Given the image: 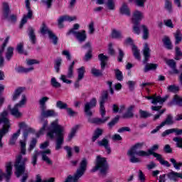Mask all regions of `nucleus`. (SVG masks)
Instances as JSON below:
<instances>
[{"label":"nucleus","mask_w":182,"mask_h":182,"mask_svg":"<svg viewBox=\"0 0 182 182\" xmlns=\"http://www.w3.org/2000/svg\"><path fill=\"white\" fill-rule=\"evenodd\" d=\"M55 134L57 137L55 139V150H60L65 141V127L59 124L58 119L51 123L49 131L47 133V136L50 139H55Z\"/></svg>","instance_id":"f257e3e1"},{"label":"nucleus","mask_w":182,"mask_h":182,"mask_svg":"<svg viewBox=\"0 0 182 182\" xmlns=\"http://www.w3.org/2000/svg\"><path fill=\"white\" fill-rule=\"evenodd\" d=\"M26 163H28V158L23 157L22 154H19L16 157L14 163V168L16 171L14 173L18 178L21 177L23 174L21 182H26V180H28V172H26Z\"/></svg>","instance_id":"f03ea898"},{"label":"nucleus","mask_w":182,"mask_h":182,"mask_svg":"<svg viewBox=\"0 0 182 182\" xmlns=\"http://www.w3.org/2000/svg\"><path fill=\"white\" fill-rule=\"evenodd\" d=\"M87 159L83 157L79 164V167L77 168L73 176L69 175L64 182H79V179L85 175L87 170Z\"/></svg>","instance_id":"7ed1b4c3"},{"label":"nucleus","mask_w":182,"mask_h":182,"mask_svg":"<svg viewBox=\"0 0 182 182\" xmlns=\"http://www.w3.org/2000/svg\"><path fill=\"white\" fill-rule=\"evenodd\" d=\"M0 124L2 125L0 129V149H2L4 144H2V138L5 134H8L9 129H11V122L8 119V111L4 110L0 114Z\"/></svg>","instance_id":"20e7f679"},{"label":"nucleus","mask_w":182,"mask_h":182,"mask_svg":"<svg viewBox=\"0 0 182 182\" xmlns=\"http://www.w3.org/2000/svg\"><path fill=\"white\" fill-rule=\"evenodd\" d=\"M146 143L144 142H138L135 144L132 148L128 151L127 154L130 158L131 163H140V159L136 157L135 156H139V157H146V155H143L141 154V151H138L140 149H143V146H144Z\"/></svg>","instance_id":"39448f33"},{"label":"nucleus","mask_w":182,"mask_h":182,"mask_svg":"<svg viewBox=\"0 0 182 182\" xmlns=\"http://www.w3.org/2000/svg\"><path fill=\"white\" fill-rule=\"evenodd\" d=\"M99 168L102 175L105 176L107 174V170H109L107 161L106 158H102V156L98 155L97 156L95 166L91 170V173H96Z\"/></svg>","instance_id":"423d86ee"},{"label":"nucleus","mask_w":182,"mask_h":182,"mask_svg":"<svg viewBox=\"0 0 182 182\" xmlns=\"http://www.w3.org/2000/svg\"><path fill=\"white\" fill-rule=\"evenodd\" d=\"M26 103V96L25 95H22V100L19 102V103L16 104L15 106L11 109V105H9V109H10L11 114L19 119V117H22V112H19V107H21Z\"/></svg>","instance_id":"0eeeda50"},{"label":"nucleus","mask_w":182,"mask_h":182,"mask_svg":"<svg viewBox=\"0 0 182 182\" xmlns=\"http://www.w3.org/2000/svg\"><path fill=\"white\" fill-rule=\"evenodd\" d=\"M109 99V92L107 90L103 91L100 97V110L102 117H105L106 115V108H105V104Z\"/></svg>","instance_id":"6e6552de"},{"label":"nucleus","mask_w":182,"mask_h":182,"mask_svg":"<svg viewBox=\"0 0 182 182\" xmlns=\"http://www.w3.org/2000/svg\"><path fill=\"white\" fill-rule=\"evenodd\" d=\"M96 105H97V100H96L95 97L92 98L90 102L85 104L84 112L86 116L88 117H92V116H93L92 109L96 107Z\"/></svg>","instance_id":"1a4fd4ad"},{"label":"nucleus","mask_w":182,"mask_h":182,"mask_svg":"<svg viewBox=\"0 0 182 182\" xmlns=\"http://www.w3.org/2000/svg\"><path fill=\"white\" fill-rule=\"evenodd\" d=\"M26 7L28 9V14L23 16L20 24V29H22L23 25L28 22V19H32V16H33V12L31 10V2L29 0H26Z\"/></svg>","instance_id":"9d476101"},{"label":"nucleus","mask_w":182,"mask_h":182,"mask_svg":"<svg viewBox=\"0 0 182 182\" xmlns=\"http://www.w3.org/2000/svg\"><path fill=\"white\" fill-rule=\"evenodd\" d=\"M6 167V173H4V172L0 170V181H2V177H5L6 181L7 182L11 180V176H12V162L7 163Z\"/></svg>","instance_id":"9b49d317"},{"label":"nucleus","mask_w":182,"mask_h":182,"mask_svg":"<svg viewBox=\"0 0 182 182\" xmlns=\"http://www.w3.org/2000/svg\"><path fill=\"white\" fill-rule=\"evenodd\" d=\"M143 55L144 56L143 63L146 65L147 64V62H149V59H150V48H149V44L147 43L144 44Z\"/></svg>","instance_id":"f8f14e48"},{"label":"nucleus","mask_w":182,"mask_h":182,"mask_svg":"<svg viewBox=\"0 0 182 182\" xmlns=\"http://www.w3.org/2000/svg\"><path fill=\"white\" fill-rule=\"evenodd\" d=\"M166 65H168V66H169V68H171V69H172L173 73L175 75H178V73H180V71H178V70H177V63H176V61L173 59L171 60H165Z\"/></svg>","instance_id":"ddd939ff"},{"label":"nucleus","mask_w":182,"mask_h":182,"mask_svg":"<svg viewBox=\"0 0 182 182\" xmlns=\"http://www.w3.org/2000/svg\"><path fill=\"white\" fill-rule=\"evenodd\" d=\"M168 97V95H166L165 97H161V96H156L155 94L154 95V99L151 100V103L152 105H157V103H159V105H163V103H164V102H166Z\"/></svg>","instance_id":"4468645a"},{"label":"nucleus","mask_w":182,"mask_h":182,"mask_svg":"<svg viewBox=\"0 0 182 182\" xmlns=\"http://www.w3.org/2000/svg\"><path fill=\"white\" fill-rule=\"evenodd\" d=\"M97 144L100 147H105L108 154H110V153H112V149H110V146H109V139L104 138L102 139V140L98 141Z\"/></svg>","instance_id":"2eb2a0df"},{"label":"nucleus","mask_w":182,"mask_h":182,"mask_svg":"<svg viewBox=\"0 0 182 182\" xmlns=\"http://www.w3.org/2000/svg\"><path fill=\"white\" fill-rule=\"evenodd\" d=\"M50 153H51L50 149H46V151H41L40 154H41L43 161H45L47 164L52 166L53 164L52 160H50V159L48 158V155H46V154H50Z\"/></svg>","instance_id":"dca6fc26"},{"label":"nucleus","mask_w":182,"mask_h":182,"mask_svg":"<svg viewBox=\"0 0 182 182\" xmlns=\"http://www.w3.org/2000/svg\"><path fill=\"white\" fill-rule=\"evenodd\" d=\"M141 19H143V14L141 11L136 10L132 18V23H139V21H141Z\"/></svg>","instance_id":"f3484780"},{"label":"nucleus","mask_w":182,"mask_h":182,"mask_svg":"<svg viewBox=\"0 0 182 182\" xmlns=\"http://www.w3.org/2000/svg\"><path fill=\"white\" fill-rule=\"evenodd\" d=\"M162 106H152L151 107V110H153V112H159L158 114L154 115V120L156 121L157 120V119H160V116H161V114H163L164 113V112H166V109H161Z\"/></svg>","instance_id":"a211bd4d"},{"label":"nucleus","mask_w":182,"mask_h":182,"mask_svg":"<svg viewBox=\"0 0 182 182\" xmlns=\"http://www.w3.org/2000/svg\"><path fill=\"white\" fill-rule=\"evenodd\" d=\"M65 21H68L69 22H72V21H76V17H70L69 16H64L60 17L58 19L59 28H63V22H65Z\"/></svg>","instance_id":"6ab92c4d"},{"label":"nucleus","mask_w":182,"mask_h":182,"mask_svg":"<svg viewBox=\"0 0 182 182\" xmlns=\"http://www.w3.org/2000/svg\"><path fill=\"white\" fill-rule=\"evenodd\" d=\"M41 116L43 117H53L57 116V114L53 109L46 110V108H43V109H41Z\"/></svg>","instance_id":"aec40b11"},{"label":"nucleus","mask_w":182,"mask_h":182,"mask_svg":"<svg viewBox=\"0 0 182 182\" xmlns=\"http://www.w3.org/2000/svg\"><path fill=\"white\" fill-rule=\"evenodd\" d=\"M166 176L169 180H172L173 181H177V178H182V173H177L173 171L168 173Z\"/></svg>","instance_id":"412c9836"},{"label":"nucleus","mask_w":182,"mask_h":182,"mask_svg":"<svg viewBox=\"0 0 182 182\" xmlns=\"http://www.w3.org/2000/svg\"><path fill=\"white\" fill-rule=\"evenodd\" d=\"M108 119H110V117H107L105 119L89 118L88 122L90 123H93L94 124H103L104 123H106V122H107Z\"/></svg>","instance_id":"4be33fe9"},{"label":"nucleus","mask_w":182,"mask_h":182,"mask_svg":"<svg viewBox=\"0 0 182 182\" xmlns=\"http://www.w3.org/2000/svg\"><path fill=\"white\" fill-rule=\"evenodd\" d=\"M134 109V105L129 106L127 112L122 115V119H132V117H134V114L133 113Z\"/></svg>","instance_id":"5701e85b"},{"label":"nucleus","mask_w":182,"mask_h":182,"mask_svg":"<svg viewBox=\"0 0 182 182\" xmlns=\"http://www.w3.org/2000/svg\"><path fill=\"white\" fill-rule=\"evenodd\" d=\"M156 150H159V145L155 144L151 149H148V152L146 151H141V154L142 156H146V157H149V156H151L152 154H155Z\"/></svg>","instance_id":"b1692460"},{"label":"nucleus","mask_w":182,"mask_h":182,"mask_svg":"<svg viewBox=\"0 0 182 182\" xmlns=\"http://www.w3.org/2000/svg\"><path fill=\"white\" fill-rule=\"evenodd\" d=\"M98 59L101 62V69H102V70H105V68L106 67L107 60H109V57L103 55V53H101L98 55Z\"/></svg>","instance_id":"393cba45"},{"label":"nucleus","mask_w":182,"mask_h":182,"mask_svg":"<svg viewBox=\"0 0 182 182\" xmlns=\"http://www.w3.org/2000/svg\"><path fill=\"white\" fill-rule=\"evenodd\" d=\"M75 38L79 41V42H85L87 38L86 36V31L82 30L81 32L76 33Z\"/></svg>","instance_id":"a878e982"},{"label":"nucleus","mask_w":182,"mask_h":182,"mask_svg":"<svg viewBox=\"0 0 182 182\" xmlns=\"http://www.w3.org/2000/svg\"><path fill=\"white\" fill-rule=\"evenodd\" d=\"M166 124L168 126L174 124V120H173V116L171 114H168L166 119L161 123L162 127H164Z\"/></svg>","instance_id":"bb28decb"},{"label":"nucleus","mask_w":182,"mask_h":182,"mask_svg":"<svg viewBox=\"0 0 182 182\" xmlns=\"http://www.w3.org/2000/svg\"><path fill=\"white\" fill-rule=\"evenodd\" d=\"M103 134V129H101L100 128H97L95 130L94 134L92 137V141L95 143Z\"/></svg>","instance_id":"cd10ccee"},{"label":"nucleus","mask_w":182,"mask_h":182,"mask_svg":"<svg viewBox=\"0 0 182 182\" xmlns=\"http://www.w3.org/2000/svg\"><path fill=\"white\" fill-rule=\"evenodd\" d=\"M162 42L166 49H168L169 50H171V49H173V45L171 44V41L170 40L169 37H164V38L162 39Z\"/></svg>","instance_id":"c85d7f7f"},{"label":"nucleus","mask_w":182,"mask_h":182,"mask_svg":"<svg viewBox=\"0 0 182 182\" xmlns=\"http://www.w3.org/2000/svg\"><path fill=\"white\" fill-rule=\"evenodd\" d=\"M28 36L32 43L35 45L36 43V35H35V30L32 27L28 28Z\"/></svg>","instance_id":"c756f323"},{"label":"nucleus","mask_w":182,"mask_h":182,"mask_svg":"<svg viewBox=\"0 0 182 182\" xmlns=\"http://www.w3.org/2000/svg\"><path fill=\"white\" fill-rule=\"evenodd\" d=\"M21 135V129H18L16 133H14L9 141V144H11V146H14V144H15V143H16V141L18 140V137H19V136Z\"/></svg>","instance_id":"7c9ffc66"},{"label":"nucleus","mask_w":182,"mask_h":182,"mask_svg":"<svg viewBox=\"0 0 182 182\" xmlns=\"http://www.w3.org/2000/svg\"><path fill=\"white\" fill-rule=\"evenodd\" d=\"M6 59L7 60H11L12 59V56H14V48L8 47L5 53Z\"/></svg>","instance_id":"2f4dec72"},{"label":"nucleus","mask_w":182,"mask_h":182,"mask_svg":"<svg viewBox=\"0 0 182 182\" xmlns=\"http://www.w3.org/2000/svg\"><path fill=\"white\" fill-rule=\"evenodd\" d=\"M3 11L4 18H7L8 16H9V14L11 12V9H9V4H8V3H3Z\"/></svg>","instance_id":"473e14b6"},{"label":"nucleus","mask_w":182,"mask_h":182,"mask_svg":"<svg viewBox=\"0 0 182 182\" xmlns=\"http://www.w3.org/2000/svg\"><path fill=\"white\" fill-rule=\"evenodd\" d=\"M49 100V97H43L39 100V105L41 110L43 109H46V102Z\"/></svg>","instance_id":"72a5a7b5"},{"label":"nucleus","mask_w":182,"mask_h":182,"mask_svg":"<svg viewBox=\"0 0 182 182\" xmlns=\"http://www.w3.org/2000/svg\"><path fill=\"white\" fill-rule=\"evenodd\" d=\"M79 130V125H76L72 128L70 134L68 135V141H70L76 135V132Z\"/></svg>","instance_id":"f704fd0d"},{"label":"nucleus","mask_w":182,"mask_h":182,"mask_svg":"<svg viewBox=\"0 0 182 182\" xmlns=\"http://www.w3.org/2000/svg\"><path fill=\"white\" fill-rule=\"evenodd\" d=\"M132 51H133V55L135 59H137L138 60H141V57L140 56V50H139V48H137V46H133Z\"/></svg>","instance_id":"c9c22d12"},{"label":"nucleus","mask_w":182,"mask_h":182,"mask_svg":"<svg viewBox=\"0 0 182 182\" xmlns=\"http://www.w3.org/2000/svg\"><path fill=\"white\" fill-rule=\"evenodd\" d=\"M174 36L176 39L175 45H178V43H180V42L182 41L181 31L180 30H177L174 33Z\"/></svg>","instance_id":"e433bc0d"},{"label":"nucleus","mask_w":182,"mask_h":182,"mask_svg":"<svg viewBox=\"0 0 182 182\" xmlns=\"http://www.w3.org/2000/svg\"><path fill=\"white\" fill-rule=\"evenodd\" d=\"M120 13L122 15H127L128 16H130V10L129 9V7H127V4H124L122 5L120 9Z\"/></svg>","instance_id":"4c0bfd02"},{"label":"nucleus","mask_w":182,"mask_h":182,"mask_svg":"<svg viewBox=\"0 0 182 182\" xmlns=\"http://www.w3.org/2000/svg\"><path fill=\"white\" fill-rule=\"evenodd\" d=\"M156 69H157V64L148 63L145 65L144 70L147 73L150 70H156Z\"/></svg>","instance_id":"58836bf2"},{"label":"nucleus","mask_w":182,"mask_h":182,"mask_svg":"<svg viewBox=\"0 0 182 182\" xmlns=\"http://www.w3.org/2000/svg\"><path fill=\"white\" fill-rule=\"evenodd\" d=\"M126 109V107L124 105H121L119 108V107L117 105H113L112 110L114 113H123L124 112V109Z\"/></svg>","instance_id":"ea45409f"},{"label":"nucleus","mask_w":182,"mask_h":182,"mask_svg":"<svg viewBox=\"0 0 182 182\" xmlns=\"http://www.w3.org/2000/svg\"><path fill=\"white\" fill-rule=\"evenodd\" d=\"M173 133H175L176 136H177V128L166 129L162 133L161 136L162 137H166V136H168V134H173Z\"/></svg>","instance_id":"a19ab883"},{"label":"nucleus","mask_w":182,"mask_h":182,"mask_svg":"<svg viewBox=\"0 0 182 182\" xmlns=\"http://www.w3.org/2000/svg\"><path fill=\"white\" fill-rule=\"evenodd\" d=\"M23 90H25V88L23 87H18L15 90L14 95H13V100L14 102L15 100H16V99H18V97H19V96H21V94L22 93V92H23Z\"/></svg>","instance_id":"79ce46f5"},{"label":"nucleus","mask_w":182,"mask_h":182,"mask_svg":"<svg viewBox=\"0 0 182 182\" xmlns=\"http://www.w3.org/2000/svg\"><path fill=\"white\" fill-rule=\"evenodd\" d=\"M16 70L18 73H28V72H31V70H33V68H25L22 66H18L16 68Z\"/></svg>","instance_id":"37998d69"},{"label":"nucleus","mask_w":182,"mask_h":182,"mask_svg":"<svg viewBox=\"0 0 182 182\" xmlns=\"http://www.w3.org/2000/svg\"><path fill=\"white\" fill-rule=\"evenodd\" d=\"M40 32L41 33H42V35H46V33L49 35V32H52V31L49 30V28H48V26H46V23H43L41 28L40 29Z\"/></svg>","instance_id":"c03bdc74"},{"label":"nucleus","mask_w":182,"mask_h":182,"mask_svg":"<svg viewBox=\"0 0 182 182\" xmlns=\"http://www.w3.org/2000/svg\"><path fill=\"white\" fill-rule=\"evenodd\" d=\"M56 107H58V109H60L61 110L66 109H68V104L65 102H63V101L58 100L56 102Z\"/></svg>","instance_id":"a18cd8bd"},{"label":"nucleus","mask_w":182,"mask_h":182,"mask_svg":"<svg viewBox=\"0 0 182 182\" xmlns=\"http://www.w3.org/2000/svg\"><path fill=\"white\" fill-rule=\"evenodd\" d=\"M36 143H38V140L36 138H33L30 141L29 147L28 149V151H31L33 150L35 147H36Z\"/></svg>","instance_id":"49530a36"},{"label":"nucleus","mask_w":182,"mask_h":182,"mask_svg":"<svg viewBox=\"0 0 182 182\" xmlns=\"http://www.w3.org/2000/svg\"><path fill=\"white\" fill-rule=\"evenodd\" d=\"M78 80H82L85 77V67H81L77 69Z\"/></svg>","instance_id":"de8ad7c7"},{"label":"nucleus","mask_w":182,"mask_h":182,"mask_svg":"<svg viewBox=\"0 0 182 182\" xmlns=\"http://www.w3.org/2000/svg\"><path fill=\"white\" fill-rule=\"evenodd\" d=\"M168 90L172 93H177V92H178V90H180V87L176 85H169L167 87Z\"/></svg>","instance_id":"09e8293b"},{"label":"nucleus","mask_w":182,"mask_h":182,"mask_svg":"<svg viewBox=\"0 0 182 182\" xmlns=\"http://www.w3.org/2000/svg\"><path fill=\"white\" fill-rule=\"evenodd\" d=\"M60 65H62V58H58L55 60L54 68L57 73H59V70H60Z\"/></svg>","instance_id":"8fccbe9b"},{"label":"nucleus","mask_w":182,"mask_h":182,"mask_svg":"<svg viewBox=\"0 0 182 182\" xmlns=\"http://www.w3.org/2000/svg\"><path fill=\"white\" fill-rule=\"evenodd\" d=\"M112 38L114 39H120L122 38V32L117 31V30H112Z\"/></svg>","instance_id":"3c124183"},{"label":"nucleus","mask_w":182,"mask_h":182,"mask_svg":"<svg viewBox=\"0 0 182 182\" xmlns=\"http://www.w3.org/2000/svg\"><path fill=\"white\" fill-rule=\"evenodd\" d=\"M48 37L54 45H58V36L53 32H49Z\"/></svg>","instance_id":"603ef678"},{"label":"nucleus","mask_w":182,"mask_h":182,"mask_svg":"<svg viewBox=\"0 0 182 182\" xmlns=\"http://www.w3.org/2000/svg\"><path fill=\"white\" fill-rule=\"evenodd\" d=\"M150 116H151V114L147 112V111L139 109V117L141 119H147V117H150Z\"/></svg>","instance_id":"864d4df0"},{"label":"nucleus","mask_w":182,"mask_h":182,"mask_svg":"<svg viewBox=\"0 0 182 182\" xmlns=\"http://www.w3.org/2000/svg\"><path fill=\"white\" fill-rule=\"evenodd\" d=\"M175 50H176L175 60H180V59H182L181 50L178 47H176Z\"/></svg>","instance_id":"5fc2aeb1"},{"label":"nucleus","mask_w":182,"mask_h":182,"mask_svg":"<svg viewBox=\"0 0 182 182\" xmlns=\"http://www.w3.org/2000/svg\"><path fill=\"white\" fill-rule=\"evenodd\" d=\"M171 163H172V164L173 165L174 168H176V170H180V167H181L182 166V162H179L177 164V161H176V159H174V158H171L170 159Z\"/></svg>","instance_id":"6e6d98bb"},{"label":"nucleus","mask_w":182,"mask_h":182,"mask_svg":"<svg viewBox=\"0 0 182 182\" xmlns=\"http://www.w3.org/2000/svg\"><path fill=\"white\" fill-rule=\"evenodd\" d=\"M141 28L143 29V39H149V28L145 25H142Z\"/></svg>","instance_id":"4d7b16f0"},{"label":"nucleus","mask_w":182,"mask_h":182,"mask_svg":"<svg viewBox=\"0 0 182 182\" xmlns=\"http://www.w3.org/2000/svg\"><path fill=\"white\" fill-rule=\"evenodd\" d=\"M41 154V152L35 151L32 157V164L33 166H36V162L38 161V156Z\"/></svg>","instance_id":"13d9d810"},{"label":"nucleus","mask_w":182,"mask_h":182,"mask_svg":"<svg viewBox=\"0 0 182 182\" xmlns=\"http://www.w3.org/2000/svg\"><path fill=\"white\" fill-rule=\"evenodd\" d=\"M20 146H21V154H26V142L20 141Z\"/></svg>","instance_id":"bf43d9fd"},{"label":"nucleus","mask_w":182,"mask_h":182,"mask_svg":"<svg viewBox=\"0 0 182 182\" xmlns=\"http://www.w3.org/2000/svg\"><path fill=\"white\" fill-rule=\"evenodd\" d=\"M48 127V121H46L42 127V128L40 129V131L36 134V137H39L41 134H43L45 130L46 129V127Z\"/></svg>","instance_id":"052dcab7"},{"label":"nucleus","mask_w":182,"mask_h":182,"mask_svg":"<svg viewBox=\"0 0 182 182\" xmlns=\"http://www.w3.org/2000/svg\"><path fill=\"white\" fill-rule=\"evenodd\" d=\"M134 24L133 26V31L134 33H136V35H140V27L139 25H140V23H132Z\"/></svg>","instance_id":"680f3d73"},{"label":"nucleus","mask_w":182,"mask_h":182,"mask_svg":"<svg viewBox=\"0 0 182 182\" xmlns=\"http://www.w3.org/2000/svg\"><path fill=\"white\" fill-rule=\"evenodd\" d=\"M33 130V129H32V128H30V127L24 129L23 136L24 137L25 141H26V139H28V136L29 135V133H32Z\"/></svg>","instance_id":"e2e57ef3"},{"label":"nucleus","mask_w":182,"mask_h":182,"mask_svg":"<svg viewBox=\"0 0 182 182\" xmlns=\"http://www.w3.org/2000/svg\"><path fill=\"white\" fill-rule=\"evenodd\" d=\"M119 119H120V117L119 116H116L110 122L108 123L109 129H112L113 126L119 122Z\"/></svg>","instance_id":"0e129e2a"},{"label":"nucleus","mask_w":182,"mask_h":182,"mask_svg":"<svg viewBox=\"0 0 182 182\" xmlns=\"http://www.w3.org/2000/svg\"><path fill=\"white\" fill-rule=\"evenodd\" d=\"M115 76L116 79L117 80H119V82H122V80H123V74L119 70H115Z\"/></svg>","instance_id":"69168bd1"},{"label":"nucleus","mask_w":182,"mask_h":182,"mask_svg":"<svg viewBox=\"0 0 182 182\" xmlns=\"http://www.w3.org/2000/svg\"><path fill=\"white\" fill-rule=\"evenodd\" d=\"M107 6L110 11L114 9V0H107Z\"/></svg>","instance_id":"338daca9"},{"label":"nucleus","mask_w":182,"mask_h":182,"mask_svg":"<svg viewBox=\"0 0 182 182\" xmlns=\"http://www.w3.org/2000/svg\"><path fill=\"white\" fill-rule=\"evenodd\" d=\"M26 63L28 66H31L32 65H39L40 62L35 59H28L26 60Z\"/></svg>","instance_id":"774afa93"}]
</instances>
